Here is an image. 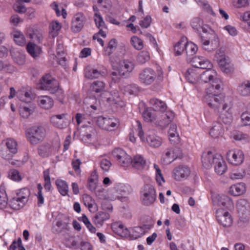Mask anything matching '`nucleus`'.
<instances>
[{"instance_id":"nucleus-1","label":"nucleus","mask_w":250,"mask_h":250,"mask_svg":"<svg viewBox=\"0 0 250 250\" xmlns=\"http://www.w3.org/2000/svg\"><path fill=\"white\" fill-rule=\"evenodd\" d=\"M223 89V84L220 80L214 81L207 87L203 97V101L210 108H217L225 101L226 97L222 94H219Z\"/></svg>"},{"instance_id":"nucleus-2","label":"nucleus","mask_w":250,"mask_h":250,"mask_svg":"<svg viewBox=\"0 0 250 250\" xmlns=\"http://www.w3.org/2000/svg\"><path fill=\"white\" fill-rule=\"evenodd\" d=\"M112 71L111 79L115 83H118L121 78H127L134 68V63L128 60H121L115 58L111 60Z\"/></svg>"},{"instance_id":"nucleus-3","label":"nucleus","mask_w":250,"mask_h":250,"mask_svg":"<svg viewBox=\"0 0 250 250\" xmlns=\"http://www.w3.org/2000/svg\"><path fill=\"white\" fill-rule=\"evenodd\" d=\"M202 162L206 168L213 166L215 173L219 175L224 174L227 170V166L223 157L219 154L213 153L210 151L203 154Z\"/></svg>"},{"instance_id":"nucleus-4","label":"nucleus","mask_w":250,"mask_h":250,"mask_svg":"<svg viewBox=\"0 0 250 250\" xmlns=\"http://www.w3.org/2000/svg\"><path fill=\"white\" fill-rule=\"evenodd\" d=\"M142 116L146 122L153 123L157 125L165 127L174 119V114L173 112L168 111L167 116L163 117L149 107L145 109Z\"/></svg>"},{"instance_id":"nucleus-5","label":"nucleus","mask_w":250,"mask_h":250,"mask_svg":"<svg viewBox=\"0 0 250 250\" xmlns=\"http://www.w3.org/2000/svg\"><path fill=\"white\" fill-rule=\"evenodd\" d=\"M232 98H226L217 108H211L217 111L220 120L226 124H230L233 120Z\"/></svg>"},{"instance_id":"nucleus-6","label":"nucleus","mask_w":250,"mask_h":250,"mask_svg":"<svg viewBox=\"0 0 250 250\" xmlns=\"http://www.w3.org/2000/svg\"><path fill=\"white\" fill-rule=\"evenodd\" d=\"M18 151V143L13 138L4 139L0 144V156L4 159H12Z\"/></svg>"},{"instance_id":"nucleus-7","label":"nucleus","mask_w":250,"mask_h":250,"mask_svg":"<svg viewBox=\"0 0 250 250\" xmlns=\"http://www.w3.org/2000/svg\"><path fill=\"white\" fill-rule=\"evenodd\" d=\"M163 78V71L160 67L156 70L146 68L139 74L140 81L146 85L152 84L156 80L162 81Z\"/></svg>"},{"instance_id":"nucleus-8","label":"nucleus","mask_w":250,"mask_h":250,"mask_svg":"<svg viewBox=\"0 0 250 250\" xmlns=\"http://www.w3.org/2000/svg\"><path fill=\"white\" fill-rule=\"evenodd\" d=\"M136 124L138 135L143 142L147 144L153 148H158L162 145L163 140L160 137L150 132L147 133L145 136L142 130V125L140 122L137 121H136Z\"/></svg>"},{"instance_id":"nucleus-9","label":"nucleus","mask_w":250,"mask_h":250,"mask_svg":"<svg viewBox=\"0 0 250 250\" xmlns=\"http://www.w3.org/2000/svg\"><path fill=\"white\" fill-rule=\"evenodd\" d=\"M39 87L42 90L48 91L52 94H55L59 91L61 93H62V90L60 88L58 81L49 74L42 77L39 83Z\"/></svg>"},{"instance_id":"nucleus-10","label":"nucleus","mask_w":250,"mask_h":250,"mask_svg":"<svg viewBox=\"0 0 250 250\" xmlns=\"http://www.w3.org/2000/svg\"><path fill=\"white\" fill-rule=\"evenodd\" d=\"M100 101L110 106L113 109L122 107L125 105L124 102L119 96L118 92L114 91L112 93L104 91L101 95Z\"/></svg>"},{"instance_id":"nucleus-11","label":"nucleus","mask_w":250,"mask_h":250,"mask_svg":"<svg viewBox=\"0 0 250 250\" xmlns=\"http://www.w3.org/2000/svg\"><path fill=\"white\" fill-rule=\"evenodd\" d=\"M96 123L98 127L109 131L116 130L120 125L119 120L114 117L106 118L99 116L96 118Z\"/></svg>"},{"instance_id":"nucleus-12","label":"nucleus","mask_w":250,"mask_h":250,"mask_svg":"<svg viewBox=\"0 0 250 250\" xmlns=\"http://www.w3.org/2000/svg\"><path fill=\"white\" fill-rule=\"evenodd\" d=\"M157 197L156 191L153 186L149 184L145 185L141 191V200L146 206L153 204Z\"/></svg>"},{"instance_id":"nucleus-13","label":"nucleus","mask_w":250,"mask_h":250,"mask_svg":"<svg viewBox=\"0 0 250 250\" xmlns=\"http://www.w3.org/2000/svg\"><path fill=\"white\" fill-rule=\"evenodd\" d=\"M227 159L230 164L239 166L244 162V154L240 149H231L227 153Z\"/></svg>"},{"instance_id":"nucleus-14","label":"nucleus","mask_w":250,"mask_h":250,"mask_svg":"<svg viewBox=\"0 0 250 250\" xmlns=\"http://www.w3.org/2000/svg\"><path fill=\"white\" fill-rule=\"evenodd\" d=\"M212 200L214 203L223 206L229 210H232L234 208L232 199L227 195H214L212 196Z\"/></svg>"},{"instance_id":"nucleus-15","label":"nucleus","mask_w":250,"mask_h":250,"mask_svg":"<svg viewBox=\"0 0 250 250\" xmlns=\"http://www.w3.org/2000/svg\"><path fill=\"white\" fill-rule=\"evenodd\" d=\"M218 222L224 227H229L232 224L233 219L231 214L223 208L218 209L216 212Z\"/></svg>"},{"instance_id":"nucleus-16","label":"nucleus","mask_w":250,"mask_h":250,"mask_svg":"<svg viewBox=\"0 0 250 250\" xmlns=\"http://www.w3.org/2000/svg\"><path fill=\"white\" fill-rule=\"evenodd\" d=\"M190 169L185 166H179L174 168L172 172V178L177 181L187 179L190 174Z\"/></svg>"},{"instance_id":"nucleus-17","label":"nucleus","mask_w":250,"mask_h":250,"mask_svg":"<svg viewBox=\"0 0 250 250\" xmlns=\"http://www.w3.org/2000/svg\"><path fill=\"white\" fill-rule=\"evenodd\" d=\"M180 150L175 147L167 149L164 152L161 162L164 165H168L174 161L179 155Z\"/></svg>"},{"instance_id":"nucleus-18","label":"nucleus","mask_w":250,"mask_h":250,"mask_svg":"<svg viewBox=\"0 0 250 250\" xmlns=\"http://www.w3.org/2000/svg\"><path fill=\"white\" fill-rule=\"evenodd\" d=\"M113 155L123 167H128L130 164L131 157L121 148L115 149L113 151Z\"/></svg>"},{"instance_id":"nucleus-19","label":"nucleus","mask_w":250,"mask_h":250,"mask_svg":"<svg viewBox=\"0 0 250 250\" xmlns=\"http://www.w3.org/2000/svg\"><path fill=\"white\" fill-rule=\"evenodd\" d=\"M150 108L163 117L167 116V112L165 113L167 106L165 103L156 98H152L149 101Z\"/></svg>"},{"instance_id":"nucleus-20","label":"nucleus","mask_w":250,"mask_h":250,"mask_svg":"<svg viewBox=\"0 0 250 250\" xmlns=\"http://www.w3.org/2000/svg\"><path fill=\"white\" fill-rule=\"evenodd\" d=\"M126 187L124 184H117L108 193L107 199L110 200L121 199L123 195L126 192Z\"/></svg>"},{"instance_id":"nucleus-21","label":"nucleus","mask_w":250,"mask_h":250,"mask_svg":"<svg viewBox=\"0 0 250 250\" xmlns=\"http://www.w3.org/2000/svg\"><path fill=\"white\" fill-rule=\"evenodd\" d=\"M85 21L84 15L81 13H78L74 15L72 22L71 29L73 32H80L83 27Z\"/></svg>"},{"instance_id":"nucleus-22","label":"nucleus","mask_w":250,"mask_h":250,"mask_svg":"<svg viewBox=\"0 0 250 250\" xmlns=\"http://www.w3.org/2000/svg\"><path fill=\"white\" fill-rule=\"evenodd\" d=\"M200 75L199 83H209L210 84L219 80L217 72L213 69L208 68Z\"/></svg>"},{"instance_id":"nucleus-23","label":"nucleus","mask_w":250,"mask_h":250,"mask_svg":"<svg viewBox=\"0 0 250 250\" xmlns=\"http://www.w3.org/2000/svg\"><path fill=\"white\" fill-rule=\"evenodd\" d=\"M190 61L192 65L199 69L210 68L212 66L209 61L202 56H195Z\"/></svg>"},{"instance_id":"nucleus-24","label":"nucleus","mask_w":250,"mask_h":250,"mask_svg":"<svg viewBox=\"0 0 250 250\" xmlns=\"http://www.w3.org/2000/svg\"><path fill=\"white\" fill-rule=\"evenodd\" d=\"M95 23L97 27L99 29V31L97 33V36H101L103 38H106L107 27L105 23L99 12H96L95 9Z\"/></svg>"},{"instance_id":"nucleus-25","label":"nucleus","mask_w":250,"mask_h":250,"mask_svg":"<svg viewBox=\"0 0 250 250\" xmlns=\"http://www.w3.org/2000/svg\"><path fill=\"white\" fill-rule=\"evenodd\" d=\"M247 191L246 185L243 182L231 185L228 189V193L233 196L243 195Z\"/></svg>"},{"instance_id":"nucleus-26","label":"nucleus","mask_w":250,"mask_h":250,"mask_svg":"<svg viewBox=\"0 0 250 250\" xmlns=\"http://www.w3.org/2000/svg\"><path fill=\"white\" fill-rule=\"evenodd\" d=\"M17 96L20 101L26 103H31V101L34 98L32 90L24 87L17 91Z\"/></svg>"},{"instance_id":"nucleus-27","label":"nucleus","mask_w":250,"mask_h":250,"mask_svg":"<svg viewBox=\"0 0 250 250\" xmlns=\"http://www.w3.org/2000/svg\"><path fill=\"white\" fill-rule=\"evenodd\" d=\"M201 42L203 48L208 51H211L215 48L218 46L219 44V40L218 36L217 38H213L212 36H210L209 39H206L204 37L201 38Z\"/></svg>"},{"instance_id":"nucleus-28","label":"nucleus","mask_w":250,"mask_h":250,"mask_svg":"<svg viewBox=\"0 0 250 250\" xmlns=\"http://www.w3.org/2000/svg\"><path fill=\"white\" fill-rule=\"evenodd\" d=\"M35 106L31 103L22 104L19 108L20 116L23 118H28L34 111Z\"/></svg>"},{"instance_id":"nucleus-29","label":"nucleus","mask_w":250,"mask_h":250,"mask_svg":"<svg viewBox=\"0 0 250 250\" xmlns=\"http://www.w3.org/2000/svg\"><path fill=\"white\" fill-rule=\"evenodd\" d=\"M199 69L194 67L188 69L186 73L187 80L190 83H199L200 75Z\"/></svg>"},{"instance_id":"nucleus-30","label":"nucleus","mask_w":250,"mask_h":250,"mask_svg":"<svg viewBox=\"0 0 250 250\" xmlns=\"http://www.w3.org/2000/svg\"><path fill=\"white\" fill-rule=\"evenodd\" d=\"M37 103L42 108L49 109L53 107L54 101L50 96H40L38 98Z\"/></svg>"},{"instance_id":"nucleus-31","label":"nucleus","mask_w":250,"mask_h":250,"mask_svg":"<svg viewBox=\"0 0 250 250\" xmlns=\"http://www.w3.org/2000/svg\"><path fill=\"white\" fill-rule=\"evenodd\" d=\"M222 71L229 73L233 71V64L231 62L230 59L227 56L223 59L217 61Z\"/></svg>"},{"instance_id":"nucleus-32","label":"nucleus","mask_w":250,"mask_h":250,"mask_svg":"<svg viewBox=\"0 0 250 250\" xmlns=\"http://www.w3.org/2000/svg\"><path fill=\"white\" fill-rule=\"evenodd\" d=\"M224 129L220 123H216L213 125L209 131V136L213 139H218L223 137Z\"/></svg>"},{"instance_id":"nucleus-33","label":"nucleus","mask_w":250,"mask_h":250,"mask_svg":"<svg viewBox=\"0 0 250 250\" xmlns=\"http://www.w3.org/2000/svg\"><path fill=\"white\" fill-rule=\"evenodd\" d=\"M113 231L122 237H127L129 235V231L122 223L115 222L112 225Z\"/></svg>"},{"instance_id":"nucleus-34","label":"nucleus","mask_w":250,"mask_h":250,"mask_svg":"<svg viewBox=\"0 0 250 250\" xmlns=\"http://www.w3.org/2000/svg\"><path fill=\"white\" fill-rule=\"evenodd\" d=\"M30 135L37 136L43 139L45 137V130L42 126H33L28 129L26 132Z\"/></svg>"},{"instance_id":"nucleus-35","label":"nucleus","mask_w":250,"mask_h":250,"mask_svg":"<svg viewBox=\"0 0 250 250\" xmlns=\"http://www.w3.org/2000/svg\"><path fill=\"white\" fill-rule=\"evenodd\" d=\"M186 40V38L183 37L174 45L173 50L175 55H181L185 51Z\"/></svg>"},{"instance_id":"nucleus-36","label":"nucleus","mask_w":250,"mask_h":250,"mask_svg":"<svg viewBox=\"0 0 250 250\" xmlns=\"http://www.w3.org/2000/svg\"><path fill=\"white\" fill-rule=\"evenodd\" d=\"M237 91L241 96L250 95V80L245 81L240 84L238 86Z\"/></svg>"},{"instance_id":"nucleus-37","label":"nucleus","mask_w":250,"mask_h":250,"mask_svg":"<svg viewBox=\"0 0 250 250\" xmlns=\"http://www.w3.org/2000/svg\"><path fill=\"white\" fill-rule=\"evenodd\" d=\"M28 53L34 58L38 57L42 52L41 47L32 42H29L26 45Z\"/></svg>"},{"instance_id":"nucleus-38","label":"nucleus","mask_w":250,"mask_h":250,"mask_svg":"<svg viewBox=\"0 0 250 250\" xmlns=\"http://www.w3.org/2000/svg\"><path fill=\"white\" fill-rule=\"evenodd\" d=\"M130 163L134 167L141 169L145 166L146 162L142 156L137 155L133 157L132 160H131Z\"/></svg>"},{"instance_id":"nucleus-39","label":"nucleus","mask_w":250,"mask_h":250,"mask_svg":"<svg viewBox=\"0 0 250 250\" xmlns=\"http://www.w3.org/2000/svg\"><path fill=\"white\" fill-rule=\"evenodd\" d=\"M197 50L198 47L195 44L192 42H188L187 40H186L185 51L188 60H190L191 57L196 54Z\"/></svg>"},{"instance_id":"nucleus-40","label":"nucleus","mask_w":250,"mask_h":250,"mask_svg":"<svg viewBox=\"0 0 250 250\" xmlns=\"http://www.w3.org/2000/svg\"><path fill=\"white\" fill-rule=\"evenodd\" d=\"M66 116L65 114H62L52 116L50 118L51 123L57 128H63L65 125L63 124L62 119Z\"/></svg>"},{"instance_id":"nucleus-41","label":"nucleus","mask_w":250,"mask_h":250,"mask_svg":"<svg viewBox=\"0 0 250 250\" xmlns=\"http://www.w3.org/2000/svg\"><path fill=\"white\" fill-rule=\"evenodd\" d=\"M56 185L60 193L62 196H66L68 192V186L66 181L58 179L56 181Z\"/></svg>"},{"instance_id":"nucleus-42","label":"nucleus","mask_w":250,"mask_h":250,"mask_svg":"<svg viewBox=\"0 0 250 250\" xmlns=\"http://www.w3.org/2000/svg\"><path fill=\"white\" fill-rule=\"evenodd\" d=\"M177 129V125L171 124L168 131L169 140L174 143L179 141V136Z\"/></svg>"},{"instance_id":"nucleus-43","label":"nucleus","mask_w":250,"mask_h":250,"mask_svg":"<svg viewBox=\"0 0 250 250\" xmlns=\"http://www.w3.org/2000/svg\"><path fill=\"white\" fill-rule=\"evenodd\" d=\"M15 42L19 45H25L26 42L23 34L20 31L15 30L12 33Z\"/></svg>"},{"instance_id":"nucleus-44","label":"nucleus","mask_w":250,"mask_h":250,"mask_svg":"<svg viewBox=\"0 0 250 250\" xmlns=\"http://www.w3.org/2000/svg\"><path fill=\"white\" fill-rule=\"evenodd\" d=\"M246 173L250 175V170L246 171L243 168H239L230 174V178L232 180L242 179L245 176Z\"/></svg>"},{"instance_id":"nucleus-45","label":"nucleus","mask_w":250,"mask_h":250,"mask_svg":"<svg viewBox=\"0 0 250 250\" xmlns=\"http://www.w3.org/2000/svg\"><path fill=\"white\" fill-rule=\"evenodd\" d=\"M25 203L18 198L14 196L9 202V206L14 210H19L22 208Z\"/></svg>"},{"instance_id":"nucleus-46","label":"nucleus","mask_w":250,"mask_h":250,"mask_svg":"<svg viewBox=\"0 0 250 250\" xmlns=\"http://www.w3.org/2000/svg\"><path fill=\"white\" fill-rule=\"evenodd\" d=\"M236 207L239 212L243 213L249 209V204L246 199H240L237 200Z\"/></svg>"},{"instance_id":"nucleus-47","label":"nucleus","mask_w":250,"mask_h":250,"mask_svg":"<svg viewBox=\"0 0 250 250\" xmlns=\"http://www.w3.org/2000/svg\"><path fill=\"white\" fill-rule=\"evenodd\" d=\"M62 26L57 21H52L50 23L49 25L50 35L53 37L55 38L58 36L59 31L61 29Z\"/></svg>"},{"instance_id":"nucleus-48","label":"nucleus","mask_w":250,"mask_h":250,"mask_svg":"<svg viewBox=\"0 0 250 250\" xmlns=\"http://www.w3.org/2000/svg\"><path fill=\"white\" fill-rule=\"evenodd\" d=\"M155 170V180L159 186H162L165 183V180L159 167L156 164H153Z\"/></svg>"},{"instance_id":"nucleus-49","label":"nucleus","mask_w":250,"mask_h":250,"mask_svg":"<svg viewBox=\"0 0 250 250\" xmlns=\"http://www.w3.org/2000/svg\"><path fill=\"white\" fill-rule=\"evenodd\" d=\"M52 152V147L49 145H42L38 148L39 155L42 157H47Z\"/></svg>"},{"instance_id":"nucleus-50","label":"nucleus","mask_w":250,"mask_h":250,"mask_svg":"<svg viewBox=\"0 0 250 250\" xmlns=\"http://www.w3.org/2000/svg\"><path fill=\"white\" fill-rule=\"evenodd\" d=\"M29 195V190L27 188H23L18 190L15 196L26 203L28 201Z\"/></svg>"},{"instance_id":"nucleus-51","label":"nucleus","mask_w":250,"mask_h":250,"mask_svg":"<svg viewBox=\"0 0 250 250\" xmlns=\"http://www.w3.org/2000/svg\"><path fill=\"white\" fill-rule=\"evenodd\" d=\"M109 218V215L108 213L104 211H100L95 216V223L97 226H101L104 221Z\"/></svg>"},{"instance_id":"nucleus-52","label":"nucleus","mask_w":250,"mask_h":250,"mask_svg":"<svg viewBox=\"0 0 250 250\" xmlns=\"http://www.w3.org/2000/svg\"><path fill=\"white\" fill-rule=\"evenodd\" d=\"M43 188L41 184H38L37 185V192L35 194V195L37 198V205L38 207H41L44 204V198L42 193Z\"/></svg>"},{"instance_id":"nucleus-53","label":"nucleus","mask_w":250,"mask_h":250,"mask_svg":"<svg viewBox=\"0 0 250 250\" xmlns=\"http://www.w3.org/2000/svg\"><path fill=\"white\" fill-rule=\"evenodd\" d=\"M130 43L132 46L137 50H141L144 47L143 41L137 36H134L131 37Z\"/></svg>"},{"instance_id":"nucleus-54","label":"nucleus","mask_w":250,"mask_h":250,"mask_svg":"<svg viewBox=\"0 0 250 250\" xmlns=\"http://www.w3.org/2000/svg\"><path fill=\"white\" fill-rule=\"evenodd\" d=\"M8 198L3 185L0 186V206L5 207L7 204Z\"/></svg>"},{"instance_id":"nucleus-55","label":"nucleus","mask_w":250,"mask_h":250,"mask_svg":"<svg viewBox=\"0 0 250 250\" xmlns=\"http://www.w3.org/2000/svg\"><path fill=\"white\" fill-rule=\"evenodd\" d=\"M150 60V55L147 51L144 50L140 52L137 56V61L141 64H144Z\"/></svg>"},{"instance_id":"nucleus-56","label":"nucleus","mask_w":250,"mask_h":250,"mask_svg":"<svg viewBox=\"0 0 250 250\" xmlns=\"http://www.w3.org/2000/svg\"><path fill=\"white\" fill-rule=\"evenodd\" d=\"M9 178L15 182H20L22 180V177L20 172L16 169H11L8 173Z\"/></svg>"},{"instance_id":"nucleus-57","label":"nucleus","mask_w":250,"mask_h":250,"mask_svg":"<svg viewBox=\"0 0 250 250\" xmlns=\"http://www.w3.org/2000/svg\"><path fill=\"white\" fill-rule=\"evenodd\" d=\"M83 200L84 205L88 208L89 211H92L91 209L93 208V205L94 204V201L92 197L85 194L83 196Z\"/></svg>"},{"instance_id":"nucleus-58","label":"nucleus","mask_w":250,"mask_h":250,"mask_svg":"<svg viewBox=\"0 0 250 250\" xmlns=\"http://www.w3.org/2000/svg\"><path fill=\"white\" fill-rule=\"evenodd\" d=\"M105 87V84L102 81H95V92L96 93H101L100 94V97H101V95L102 93L104 91ZM101 99V98H100Z\"/></svg>"},{"instance_id":"nucleus-59","label":"nucleus","mask_w":250,"mask_h":250,"mask_svg":"<svg viewBox=\"0 0 250 250\" xmlns=\"http://www.w3.org/2000/svg\"><path fill=\"white\" fill-rule=\"evenodd\" d=\"M203 21L199 18H193L191 21L192 27L196 30H198L203 25Z\"/></svg>"},{"instance_id":"nucleus-60","label":"nucleus","mask_w":250,"mask_h":250,"mask_svg":"<svg viewBox=\"0 0 250 250\" xmlns=\"http://www.w3.org/2000/svg\"><path fill=\"white\" fill-rule=\"evenodd\" d=\"M82 163L80 160L79 159H74L72 161V166L73 169L74 170L77 175L81 174V170L80 169V165Z\"/></svg>"},{"instance_id":"nucleus-61","label":"nucleus","mask_w":250,"mask_h":250,"mask_svg":"<svg viewBox=\"0 0 250 250\" xmlns=\"http://www.w3.org/2000/svg\"><path fill=\"white\" fill-rule=\"evenodd\" d=\"M78 220L80 221H82L86 226V227L88 229L92 232V229L94 228L93 226L90 223V221H89L88 218L86 217V216L85 214H83L82 217H80L78 218Z\"/></svg>"},{"instance_id":"nucleus-62","label":"nucleus","mask_w":250,"mask_h":250,"mask_svg":"<svg viewBox=\"0 0 250 250\" xmlns=\"http://www.w3.org/2000/svg\"><path fill=\"white\" fill-rule=\"evenodd\" d=\"M14 10L19 13H24L26 11V7L21 3L16 2L13 6Z\"/></svg>"},{"instance_id":"nucleus-63","label":"nucleus","mask_w":250,"mask_h":250,"mask_svg":"<svg viewBox=\"0 0 250 250\" xmlns=\"http://www.w3.org/2000/svg\"><path fill=\"white\" fill-rule=\"evenodd\" d=\"M201 28H202L203 32L205 33H209L210 36H212L213 38H217V35H216V33L209 27H208V25L203 24Z\"/></svg>"},{"instance_id":"nucleus-64","label":"nucleus","mask_w":250,"mask_h":250,"mask_svg":"<svg viewBox=\"0 0 250 250\" xmlns=\"http://www.w3.org/2000/svg\"><path fill=\"white\" fill-rule=\"evenodd\" d=\"M151 22V17L149 16H147L143 20L140 21L139 24L142 28H147L150 26Z\"/></svg>"}]
</instances>
